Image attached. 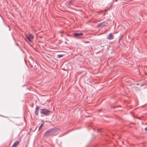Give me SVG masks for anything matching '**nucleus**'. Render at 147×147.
<instances>
[{"instance_id": "nucleus-1", "label": "nucleus", "mask_w": 147, "mask_h": 147, "mask_svg": "<svg viewBox=\"0 0 147 147\" xmlns=\"http://www.w3.org/2000/svg\"><path fill=\"white\" fill-rule=\"evenodd\" d=\"M57 131V129L56 127L52 128L47 130L43 134V136L47 138L49 136L53 135Z\"/></svg>"}, {"instance_id": "nucleus-2", "label": "nucleus", "mask_w": 147, "mask_h": 147, "mask_svg": "<svg viewBox=\"0 0 147 147\" xmlns=\"http://www.w3.org/2000/svg\"><path fill=\"white\" fill-rule=\"evenodd\" d=\"M40 113L42 115L48 116L51 114V112L50 111L48 110L47 109H42L40 110Z\"/></svg>"}, {"instance_id": "nucleus-3", "label": "nucleus", "mask_w": 147, "mask_h": 147, "mask_svg": "<svg viewBox=\"0 0 147 147\" xmlns=\"http://www.w3.org/2000/svg\"><path fill=\"white\" fill-rule=\"evenodd\" d=\"M107 24V23L105 21H104L99 24L97 26V28L100 27H102L104 26H106Z\"/></svg>"}, {"instance_id": "nucleus-4", "label": "nucleus", "mask_w": 147, "mask_h": 147, "mask_svg": "<svg viewBox=\"0 0 147 147\" xmlns=\"http://www.w3.org/2000/svg\"><path fill=\"white\" fill-rule=\"evenodd\" d=\"M83 34L82 32L75 33L73 34L74 36L75 37H79L83 35Z\"/></svg>"}, {"instance_id": "nucleus-5", "label": "nucleus", "mask_w": 147, "mask_h": 147, "mask_svg": "<svg viewBox=\"0 0 147 147\" xmlns=\"http://www.w3.org/2000/svg\"><path fill=\"white\" fill-rule=\"evenodd\" d=\"M40 107L39 106H36L35 111V114L36 115H38V111Z\"/></svg>"}, {"instance_id": "nucleus-6", "label": "nucleus", "mask_w": 147, "mask_h": 147, "mask_svg": "<svg viewBox=\"0 0 147 147\" xmlns=\"http://www.w3.org/2000/svg\"><path fill=\"white\" fill-rule=\"evenodd\" d=\"M107 38L108 40H111L113 39V36L111 33H110L109 34L108 36H107Z\"/></svg>"}, {"instance_id": "nucleus-7", "label": "nucleus", "mask_w": 147, "mask_h": 147, "mask_svg": "<svg viewBox=\"0 0 147 147\" xmlns=\"http://www.w3.org/2000/svg\"><path fill=\"white\" fill-rule=\"evenodd\" d=\"M75 2V0H70L68 3V5L70 6L73 5V3Z\"/></svg>"}, {"instance_id": "nucleus-8", "label": "nucleus", "mask_w": 147, "mask_h": 147, "mask_svg": "<svg viewBox=\"0 0 147 147\" xmlns=\"http://www.w3.org/2000/svg\"><path fill=\"white\" fill-rule=\"evenodd\" d=\"M19 143V142L18 141H16V142H15L13 144L12 146L13 147H16Z\"/></svg>"}, {"instance_id": "nucleus-9", "label": "nucleus", "mask_w": 147, "mask_h": 147, "mask_svg": "<svg viewBox=\"0 0 147 147\" xmlns=\"http://www.w3.org/2000/svg\"><path fill=\"white\" fill-rule=\"evenodd\" d=\"M123 36V34L120 35V36L119 37V39L118 40V42L119 43H120V41L121 40L122 37Z\"/></svg>"}, {"instance_id": "nucleus-10", "label": "nucleus", "mask_w": 147, "mask_h": 147, "mask_svg": "<svg viewBox=\"0 0 147 147\" xmlns=\"http://www.w3.org/2000/svg\"><path fill=\"white\" fill-rule=\"evenodd\" d=\"M28 37H29V39H33L34 38V36L31 34H30L29 35Z\"/></svg>"}, {"instance_id": "nucleus-11", "label": "nucleus", "mask_w": 147, "mask_h": 147, "mask_svg": "<svg viewBox=\"0 0 147 147\" xmlns=\"http://www.w3.org/2000/svg\"><path fill=\"white\" fill-rule=\"evenodd\" d=\"M44 123H41V125H40L38 129V131H39L43 126L44 125Z\"/></svg>"}, {"instance_id": "nucleus-12", "label": "nucleus", "mask_w": 147, "mask_h": 147, "mask_svg": "<svg viewBox=\"0 0 147 147\" xmlns=\"http://www.w3.org/2000/svg\"><path fill=\"white\" fill-rule=\"evenodd\" d=\"M63 55H61V54H59L57 56V57L58 58H60L63 56Z\"/></svg>"}, {"instance_id": "nucleus-13", "label": "nucleus", "mask_w": 147, "mask_h": 147, "mask_svg": "<svg viewBox=\"0 0 147 147\" xmlns=\"http://www.w3.org/2000/svg\"><path fill=\"white\" fill-rule=\"evenodd\" d=\"M26 37L28 39L29 41H31V40L30 39H29V37H28V36L26 35Z\"/></svg>"}, {"instance_id": "nucleus-14", "label": "nucleus", "mask_w": 147, "mask_h": 147, "mask_svg": "<svg viewBox=\"0 0 147 147\" xmlns=\"http://www.w3.org/2000/svg\"><path fill=\"white\" fill-rule=\"evenodd\" d=\"M97 131L98 132H102V131L101 130H100L99 129L97 130Z\"/></svg>"}, {"instance_id": "nucleus-15", "label": "nucleus", "mask_w": 147, "mask_h": 147, "mask_svg": "<svg viewBox=\"0 0 147 147\" xmlns=\"http://www.w3.org/2000/svg\"><path fill=\"white\" fill-rule=\"evenodd\" d=\"M16 45H17V46L19 47H20L19 46V45H18V44L17 43H16Z\"/></svg>"}, {"instance_id": "nucleus-16", "label": "nucleus", "mask_w": 147, "mask_h": 147, "mask_svg": "<svg viewBox=\"0 0 147 147\" xmlns=\"http://www.w3.org/2000/svg\"><path fill=\"white\" fill-rule=\"evenodd\" d=\"M12 36H13V40L16 42V40H15V38H14L13 35H12Z\"/></svg>"}, {"instance_id": "nucleus-17", "label": "nucleus", "mask_w": 147, "mask_h": 147, "mask_svg": "<svg viewBox=\"0 0 147 147\" xmlns=\"http://www.w3.org/2000/svg\"><path fill=\"white\" fill-rule=\"evenodd\" d=\"M20 49L23 52H24V51L22 50V49H21V47H19Z\"/></svg>"}, {"instance_id": "nucleus-18", "label": "nucleus", "mask_w": 147, "mask_h": 147, "mask_svg": "<svg viewBox=\"0 0 147 147\" xmlns=\"http://www.w3.org/2000/svg\"><path fill=\"white\" fill-rule=\"evenodd\" d=\"M89 42H90L89 41H86V42H84V43H89Z\"/></svg>"}, {"instance_id": "nucleus-19", "label": "nucleus", "mask_w": 147, "mask_h": 147, "mask_svg": "<svg viewBox=\"0 0 147 147\" xmlns=\"http://www.w3.org/2000/svg\"><path fill=\"white\" fill-rule=\"evenodd\" d=\"M145 130L146 131H147V127H146L145 129Z\"/></svg>"}, {"instance_id": "nucleus-20", "label": "nucleus", "mask_w": 147, "mask_h": 147, "mask_svg": "<svg viewBox=\"0 0 147 147\" xmlns=\"http://www.w3.org/2000/svg\"><path fill=\"white\" fill-rule=\"evenodd\" d=\"M8 27H9V31H10V30H11V28H10V27L9 26H8Z\"/></svg>"}, {"instance_id": "nucleus-21", "label": "nucleus", "mask_w": 147, "mask_h": 147, "mask_svg": "<svg viewBox=\"0 0 147 147\" xmlns=\"http://www.w3.org/2000/svg\"><path fill=\"white\" fill-rule=\"evenodd\" d=\"M70 8H71V9H73L74 10H76V9H75L72 8L71 7H70Z\"/></svg>"}, {"instance_id": "nucleus-22", "label": "nucleus", "mask_w": 147, "mask_h": 147, "mask_svg": "<svg viewBox=\"0 0 147 147\" xmlns=\"http://www.w3.org/2000/svg\"><path fill=\"white\" fill-rule=\"evenodd\" d=\"M115 1H117V0H115L114 1H113V2Z\"/></svg>"}, {"instance_id": "nucleus-23", "label": "nucleus", "mask_w": 147, "mask_h": 147, "mask_svg": "<svg viewBox=\"0 0 147 147\" xmlns=\"http://www.w3.org/2000/svg\"><path fill=\"white\" fill-rule=\"evenodd\" d=\"M65 43H66V44L67 43L66 42H65Z\"/></svg>"}, {"instance_id": "nucleus-24", "label": "nucleus", "mask_w": 147, "mask_h": 147, "mask_svg": "<svg viewBox=\"0 0 147 147\" xmlns=\"http://www.w3.org/2000/svg\"><path fill=\"white\" fill-rule=\"evenodd\" d=\"M60 33H61V32H59Z\"/></svg>"}, {"instance_id": "nucleus-25", "label": "nucleus", "mask_w": 147, "mask_h": 147, "mask_svg": "<svg viewBox=\"0 0 147 147\" xmlns=\"http://www.w3.org/2000/svg\"><path fill=\"white\" fill-rule=\"evenodd\" d=\"M11 147H13L11 146Z\"/></svg>"}]
</instances>
